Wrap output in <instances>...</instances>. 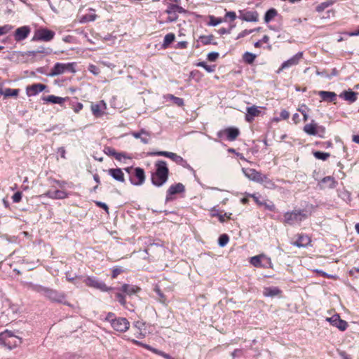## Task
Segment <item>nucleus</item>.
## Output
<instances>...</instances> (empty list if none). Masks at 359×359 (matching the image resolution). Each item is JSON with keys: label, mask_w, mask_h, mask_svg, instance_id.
Here are the masks:
<instances>
[{"label": "nucleus", "mask_w": 359, "mask_h": 359, "mask_svg": "<svg viewBox=\"0 0 359 359\" xmlns=\"http://www.w3.org/2000/svg\"><path fill=\"white\" fill-rule=\"evenodd\" d=\"M240 135V130L235 127H229L219 130L217 135L220 139H226L228 141L233 142L237 139Z\"/></svg>", "instance_id": "6e6552de"}, {"label": "nucleus", "mask_w": 359, "mask_h": 359, "mask_svg": "<svg viewBox=\"0 0 359 359\" xmlns=\"http://www.w3.org/2000/svg\"><path fill=\"white\" fill-rule=\"evenodd\" d=\"M22 194L21 191H17L15 192L13 196L12 200L14 203H19L22 199Z\"/></svg>", "instance_id": "0e129e2a"}, {"label": "nucleus", "mask_w": 359, "mask_h": 359, "mask_svg": "<svg viewBox=\"0 0 359 359\" xmlns=\"http://www.w3.org/2000/svg\"><path fill=\"white\" fill-rule=\"evenodd\" d=\"M83 283L88 287L98 289L102 292H108L111 287H108L104 283L100 281L97 278L88 276L83 280Z\"/></svg>", "instance_id": "1a4fd4ad"}, {"label": "nucleus", "mask_w": 359, "mask_h": 359, "mask_svg": "<svg viewBox=\"0 0 359 359\" xmlns=\"http://www.w3.org/2000/svg\"><path fill=\"white\" fill-rule=\"evenodd\" d=\"M208 18H209V22H208V25H209V26H216L223 22H224V19H222L221 18L215 17L214 15H210Z\"/></svg>", "instance_id": "09e8293b"}, {"label": "nucleus", "mask_w": 359, "mask_h": 359, "mask_svg": "<svg viewBox=\"0 0 359 359\" xmlns=\"http://www.w3.org/2000/svg\"><path fill=\"white\" fill-rule=\"evenodd\" d=\"M133 344L137 345V346H142L144 348H146L147 350H149L150 351H151L152 353L156 354V355H158L160 356H162L163 358H165V359H175L174 358L171 357L169 354L162 351H159L155 348H153L151 347V346L148 345V344H143L142 342H140L139 341H137V340H133Z\"/></svg>", "instance_id": "412c9836"}, {"label": "nucleus", "mask_w": 359, "mask_h": 359, "mask_svg": "<svg viewBox=\"0 0 359 359\" xmlns=\"http://www.w3.org/2000/svg\"><path fill=\"white\" fill-rule=\"evenodd\" d=\"M69 99V97H62L55 96L53 95L45 96L42 97V100L46 103H52V104H57L61 106L64 104V103Z\"/></svg>", "instance_id": "cd10ccee"}, {"label": "nucleus", "mask_w": 359, "mask_h": 359, "mask_svg": "<svg viewBox=\"0 0 359 359\" xmlns=\"http://www.w3.org/2000/svg\"><path fill=\"white\" fill-rule=\"evenodd\" d=\"M214 38H215V36L212 34L201 35L199 36L198 40L204 46L209 45V44L216 45L217 43L214 42Z\"/></svg>", "instance_id": "f704fd0d"}, {"label": "nucleus", "mask_w": 359, "mask_h": 359, "mask_svg": "<svg viewBox=\"0 0 359 359\" xmlns=\"http://www.w3.org/2000/svg\"><path fill=\"white\" fill-rule=\"evenodd\" d=\"M93 9H90V12L83 15L81 19V22H92L96 20L97 15L94 13Z\"/></svg>", "instance_id": "58836bf2"}, {"label": "nucleus", "mask_w": 359, "mask_h": 359, "mask_svg": "<svg viewBox=\"0 0 359 359\" xmlns=\"http://www.w3.org/2000/svg\"><path fill=\"white\" fill-rule=\"evenodd\" d=\"M154 156H165L167 158H170L172 161L175 162L178 165H181L184 166L185 164H187V161L180 156L177 155L175 153L170 152V151H156L151 154Z\"/></svg>", "instance_id": "9b49d317"}, {"label": "nucleus", "mask_w": 359, "mask_h": 359, "mask_svg": "<svg viewBox=\"0 0 359 359\" xmlns=\"http://www.w3.org/2000/svg\"><path fill=\"white\" fill-rule=\"evenodd\" d=\"M278 15V11L276 8H271L269 9L264 17V20L265 23H269L272 20H273Z\"/></svg>", "instance_id": "72a5a7b5"}, {"label": "nucleus", "mask_w": 359, "mask_h": 359, "mask_svg": "<svg viewBox=\"0 0 359 359\" xmlns=\"http://www.w3.org/2000/svg\"><path fill=\"white\" fill-rule=\"evenodd\" d=\"M303 57V53L299 52L289 60L285 61L277 71V73H280L285 69L290 68L292 66H295L299 64L301 59Z\"/></svg>", "instance_id": "ddd939ff"}, {"label": "nucleus", "mask_w": 359, "mask_h": 359, "mask_svg": "<svg viewBox=\"0 0 359 359\" xmlns=\"http://www.w3.org/2000/svg\"><path fill=\"white\" fill-rule=\"evenodd\" d=\"M219 57V53L217 52H211L208 55V60L211 62L215 61Z\"/></svg>", "instance_id": "69168bd1"}, {"label": "nucleus", "mask_w": 359, "mask_h": 359, "mask_svg": "<svg viewBox=\"0 0 359 359\" xmlns=\"http://www.w3.org/2000/svg\"><path fill=\"white\" fill-rule=\"evenodd\" d=\"M19 89L6 88L4 90H0V94L4 95L5 97H17L19 95Z\"/></svg>", "instance_id": "c9c22d12"}, {"label": "nucleus", "mask_w": 359, "mask_h": 359, "mask_svg": "<svg viewBox=\"0 0 359 359\" xmlns=\"http://www.w3.org/2000/svg\"><path fill=\"white\" fill-rule=\"evenodd\" d=\"M140 290L138 286L129 284H123L121 287V291L129 296L139 292Z\"/></svg>", "instance_id": "2f4dec72"}, {"label": "nucleus", "mask_w": 359, "mask_h": 359, "mask_svg": "<svg viewBox=\"0 0 359 359\" xmlns=\"http://www.w3.org/2000/svg\"><path fill=\"white\" fill-rule=\"evenodd\" d=\"M0 341L9 349H12L20 345L22 343V339L13 334L12 332L5 330L0 333Z\"/></svg>", "instance_id": "7ed1b4c3"}, {"label": "nucleus", "mask_w": 359, "mask_h": 359, "mask_svg": "<svg viewBox=\"0 0 359 359\" xmlns=\"http://www.w3.org/2000/svg\"><path fill=\"white\" fill-rule=\"evenodd\" d=\"M76 63L75 62H68V63H61L57 62L54 65V66L50 69L49 73V76H55L57 75L62 74L66 72L75 73Z\"/></svg>", "instance_id": "20e7f679"}, {"label": "nucleus", "mask_w": 359, "mask_h": 359, "mask_svg": "<svg viewBox=\"0 0 359 359\" xmlns=\"http://www.w3.org/2000/svg\"><path fill=\"white\" fill-rule=\"evenodd\" d=\"M88 70L94 75H98L100 73V69L95 65H90Z\"/></svg>", "instance_id": "680f3d73"}, {"label": "nucleus", "mask_w": 359, "mask_h": 359, "mask_svg": "<svg viewBox=\"0 0 359 359\" xmlns=\"http://www.w3.org/2000/svg\"><path fill=\"white\" fill-rule=\"evenodd\" d=\"M131 135L136 139H140L143 144H148L151 139V133L144 129H141L139 132H131Z\"/></svg>", "instance_id": "bb28decb"}, {"label": "nucleus", "mask_w": 359, "mask_h": 359, "mask_svg": "<svg viewBox=\"0 0 359 359\" xmlns=\"http://www.w3.org/2000/svg\"><path fill=\"white\" fill-rule=\"evenodd\" d=\"M318 95L321 99V101L327 102H332L337 104V95L334 92L320 90Z\"/></svg>", "instance_id": "5701e85b"}, {"label": "nucleus", "mask_w": 359, "mask_h": 359, "mask_svg": "<svg viewBox=\"0 0 359 359\" xmlns=\"http://www.w3.org/2000/svg\"><path fill=\"white\" fill-rule=\"evenodd\" d=\"M259 107L253 105L252 107H247L245 114V121L248 123H252L255 117L260 115L261 111L259 109Z\"/></svg>", "instance_id": "b1692460"}, {"label": "nucleus", "mask_w": 359, "mask_h": 359, "mask_svg": "<svg viewBox=\"0 0 359 359\" xmlns=\"http://www.w3.org/2000/svg\"><path fill=\"white\" fill-rule=\"evenodd\" d=\"M107 108L106 103L101 100L97 103H92L90 109L93 116L96 118H100L104 114V110Z\"/></svg>", "instance_id": "4be33fe9"}, {"label": "nucleus", "mask_w": 359, "mask_h": 359, "mask_svg": "<svg viewBox=\"0 0 359 359\" xmlns=\"http://www.w3.org/2000/svg\"><path fill=\"white\" fill-rule=\"evenodd\" d=\"M185 191V187L182 183H176L172 184L167 190L166 201H169L172 199V196L183 193Z\"/></svg>", "instance_id": "a211bd4d"}, {"label": "nucleus", "mask_w": 359, "mask_h": 359, "mask_svg": "<svg viewBox=\"0 0 359 359\" xmlns=\"http://www.w3.org/2000/svg\"><path fill=\"white\" fill-rule=\"evenodd\" d=\"M311 243V237L304 233H298L294 235L290 239V244L293 246L307 248Z\"/></svg>", "instance_id": "423d86ee"}, {"label": "nucleus", "mask_w": 359, "mask_h": 359, "mask_svg": "<svg viewBox=\"0 0 359 359\" xmlns=\"http://www.w3.org/2000/svg\"><path fill=\"white\" fill-rule=\"evenodd\" d=\"M46 88V86L42 83H34L26 88V93L28 97L34 96L42 92Z\"/></svg>", "instance_id": "a878e982"}, {"label": "nucleus", "mask_w": 359, "mask_h": 359, "mask_svg": "<svg viewBox=\"0 0 359 359\" xmlns=\"http://www.w3.org/2000/svg\"><path fill=\"white\" fill-rule=\"evenodd\" d=\"M28 287L29 289L32 290L33 291L36 292L43 293L44 295H45L46 292L47 288H48V287H43L42 285H34V284L31 283L28 284Z\"/></svg>", "instance_id": "a18cd8bd"}, {"label": "nucleus", "mask_w": 359, "mask_h": 359, "mask_svg": "<svg viewBox=\"0 0 359 359\" xmlns=\"http://www.w3.org/2000/svg\"><path fill=\"white\" fill-rule=\"evenodd\" d=\"M259 183L263 184L265 188L269 189H275L276 188V184L265 175H264L262 182H259Z\"/></svg>", "instance_id": "4c0bfd02"}, {"label": "nucleus", "mask_w": 359, "mask_h": 359, "mask_svg": "<svg viewBox=\"0 0 359 359\" xmlns=\"http://www.w3.org/2000/svg\"><path fill=\"white\" fill-rule=\"evenodd\" d=\"M156 170L151 175L152 184L161 187L168 179L169 169L165 161H158L155 163Z\"/></svg>", "instance_id": "f257e3e1"}, {"label": "nucleus", "mask_w": 359, "mask_h": 359, "mask_svg": "<svg viewBox=\"0 0 359 359\" xmlns=\"http://www.w3.org/2000/svg\"><path fill=\"white\" fill-rule=\"evenodd\" d=\"M357 93L349 89L348 90H344L339 96L349 103H353L357 100Z\"/></svg>", "instance_id": "c756f323"}, {"label": "nucleus", "mask_w": 359, "mask_h": 359, "mask_svg": "<svg viewBox=\"0 0 359 359\" xmlns=\"http://www.w3.org/2000/svg\"><path fill=\"white\" fill-rule=\"evenodd\" d=\"M31 32V29L29 26H22L15 29L13 33L14 40L17 42L25 40Z\"/></svg>", "instance_id": "dca6fc26"}, {"label": "nucleus", "mask_w": 359, "mask_h": 359, "mask_svg": "<svg viewBox=\"0 0 359 359\" xmlns=\"http://www.w3.org/2000/svg\"><path fill=\"white\" fill-rule=\"evenodd\" d=\"M326 320L341 331L346 330L348 327L347 322L341 319L339 316L337 314L333 315L332 317L327 318Z\"/></svg>", "instance_id": "f3484780"}, {"label": "nucleus", "mask_w": 359, "mask_h": 359, "mask_svg": "<svg viewBox=\"0 0 359 359\" xmlns=\"http://www.w3.org/2000/svg\"><path fill=\"white\" fill-rule=\"evenodd\" d=\"M104 152L107 155L110 156H113L114 158H115V156L116 154V149L114 148L111 147H104Z\"/></svg>", "instance_id": "4d7b16f0"}, {"label": "nucleus", "mask_w": 359, "mask_h": 359, "mask_svg": "<svg viewBox=\"0 0 359 359\" xmlns=\"http://www.w3.org/2000/svg\"><path fill=\"white\" fill-rule=\"evenodd\" d=\"M256 57L257 56L255 54H253L250 52H245L243 55V60L248 65L252 64L255 62Z\"/></svg>", "instance_id": "37998d69"}, {"label": "nucleus", "mask_w": 359, "mask_h": 359, "mask_svg": "<svg viewBox=\"0 0 359 359\" xmlns=\"http://www.w3.org/2000/svg\"><path fill=\"white\" fill-rule=\"evenodd\" d=\"M165 13L168 15L165 21L172 22L177 20L179 13H185L187 11L177 4H168Z\"/></svg>", "instance_id": "39448f33"}, {"label": "nucleus", "mask_w": 359, "mask_h": 359, "mask_svg": "<svg viewBox=\"0 0 359 359\" xmlns=\"http://www.w3.org/2000/svg\"><path fill=\"white\" fill-rule=\"evenodd\" d=\"M240 19L246 22H257L259 21V13L256 11H239Z\"/></svg>", "instance_id": "2eb2a0df"}, {"label": "nucleus", "mask_w": 359, "mask_h": 359, "mask_svg": "<svg viewBox=\"0 0 359 359\" xmlns=\"http://www.w3.org/2000/svg\"><path fill=\"white\" fill-rule=\"evenodd\" d=\"M248 196L251 197L254 200V201L256 203V204H257L259 206L264 205L266 208H268L269 210H271V208L269 207V205H266V203H264V202L260 201L259 196H257L255 194H248Z\"/></svg>", "instance_id": "3c124183"}, {"label": "nucleus", "mask_w": 359, "mask_h": 359, "mask_svg": "<svg viewBox=\"0 0 359 359\" xmlns=\"http://www.w3.org/2000/svg\"><path fill=\"white\" fill-rule=\"evenodd\" d=\"M335 3L334 0H327L326 1L320 3L316 7V11L318 13L323 12L325 8L332 6Z\"/></svg>", "instance_id": "ea45409f"}, {"label": "nucleus", "mask_w": 359, "mask_h": 359, "mask_svg": "<svg viewBox=\"0 0 359 359\" xmlns=\"http://www.w3.org/2000/svg\"><path fill=\"white\" fill-rule=\"evenodd\" d=\"M131 184L135 186L142 185L145 181V173L142 168H135L134 173L130 177Z\"/></svg>", "instance_id": "f8f14e48"}, {"label": "nucleus", "mask_w": 359, "mask_h": 359, "mask_svg": "<svg viewBox=\"0 0 359 359\" xmlns=\"http://www.w3.org/2000/svg\"><path fill=\"white\" fill-rule=\"evenodd\" d=\"M165 98L167 100H171L172 102L178 107H182L184 105V100L182 98L175 97L172 94H168L165 96Z\"/></svg>", "instance_id": "a19ab883"}, {"label": "nucleus", "mask_w": 359, "mask_h": 359, "mask_svg": "<svg viewBox=\"0 0 359 359\" xmlns=\"http://www.w3.org/2000/svg\"><path fill=\"white\" fill-rule=\"evenodd\" d=\"M39 53L45 54V55L50 54V49L48 48L41 47V48H38L36 50L27 51V53H25V55L28 57H34L36 56L37 54H39Z\"/></svg>", "instance_id": "473e14b6"}, {"label": "nucleus", "mask_w": 359, "mask_h": 359, "mask_svg": "<svg viewBox=\"0 0 359 359\" xmlns=\"http://www.w3.org/2000/svg\"><path fill=\"white\" fill-rule=\"evenodd\" d=\"M243 172L245 177L249 180L259 183L262 182V178L264 176L260 172L253 168H243Z\"/></svg>", "instance_id": "aec40b11"}, {"label": "nucleus", "mask_w": 359, "mask_h": 359, "mask_svg": "<svg viewBox=\"0 0 359 359\" xmlns=\"http://www.w3.org/2000/svg\"><path fill=\"white\" fill-rule=\"evenodd\" d=\"M55 34L53 31L47 28H39L34 32L32 37L34 41H50L55 36Z\"/></svg>", "instance_id": "0eeeda50"}, {"label": "nucleus", "mask_w": 359, "mask_h": 359, "mask_svg": "<svg viewBox=\"0 0 359 359\" xmlns=\"http://www.w3.org/2000/svg\"><path fill=\"white\" fill-rule=\"evenodd\" d=\"M263 257H264L263 255L254 256V257H251L250 262L252 265H253L255 267H262V265L261 260H262V258H263Z\"/></svg>", "instance_id": "de8ad7c7"}, {"label": "nucleus", "mask_w": 359, "mask_h": 359, "mask_svg": "<svg viewBox=\"0 0 359 359\" xmlns=\"http://www.w3.org/2000/svg\"><path fill=\"white\" fill-rule=\"evenodd\" d=\"M112 328L120 332L127 331L130 327V323L126 318L118 317L112 323Z\"/></svg>", "instance_id": "4468645a"}, {"label": "nucleus", "mask_w": 359, "mask_h": 359, "mask_svg": "<svg viewBox=\"0 0 359 359\" xmlns=\"http://www.w3.org/2000/svg\"><path fill=\"white\" fill-rule=\"evenodd\" d=\"M83 105L81 102H76L72 104V108L75 113H79L81 110L83 109Z\"/></svg>", "instance_id": "052dcab7"}, {"label": "nucleus", "mask_w": 359, "mask_h": 359, "mask_svg": "<svg viewBox=\"0 0 359 359\" xmlns=\"http://www.w3.org/2000/svg\"><path fill=\"white\" fill-rule=\"evenodd\" d=\"M45 297L52 302H62V301L65 299V295L64 293L59 292L55 290L48 287L45 294Z\"/></svg>", "instance_id": "6ab92c4d"}, {"label": "nucleus", "mask_w": 359, "mask_h": 359, "mask_svg": "<svg viewBox=\"0 0 359 359\" xmlns=\"http://www.w3.org/2000/svg\"><path fill=\"white\" fill-rule=\"evenodd\" d=\"M197 66L204 68L208 72H213L215 71V65H208L205 62H201L197 64Z\"/></svg>", "instance_id": "603ef678"}, {"label": "nucleus", "mask_w": 359, "mask_h": 359, "mask_svg": "<svg viewBox=\"0 0 359 359\" xmlns=\"http://www.w3.org/2000/svg\"><path fill=\"white\" fill-rule=\"evenodd\" d=\"M94 203L97 207L101 208L103 210H104V211L107 212V214H109V208L106 203H102L101 201H95Z\"/></svg>", "instance_id": "e2e57ef3"}, {"label": "nucleus", "mask_w": 359, "mask_h": 359, "mask_svg": "<svg viewBox=\"0 0 359 359\" xmlns=\"http://www.w3.org/2000/svg\"><path fill=\"white\" fill-rule=\"evenodd\" d=\"M115 158L117 160V161H121L123 158H131V157L128 154H126V152H117L116 151V154L115 156Z\"/></svg>", "instance_id": "13d9d810"}, {"label": "nucleus", "mask_w": 359, "mask_h": 359, "mask_svg": "<svg viewBox=\"0 0 359 359\" xmlns=\"http://www.w3.org/2000/svg\"><path fill=\"white\" fill-rule=\"evenodd\" d=\"M13 28V25L8 24L0 26V36L9 33Z\"/></svg>", "instance_id": "864d4df0"}, {"label": "nucleus", "mask_w": 359, "mask_h": 359, "mask_svg": "<svg viewBox=\"0 0 359 359\" xmlns=\"http://www.w3.org/2000/svg\"><path fill=\"white\" fill-rule=\"evenodd\" d=\"M154 290L158 295V301L163 304H166V302H167L166 296L162 292L160 287L158 285H156Z\"/></svg>", "instance_id": "c03bdc74"}, {"label": "nucleus", "mask_w": 359, "mask_h": 359, "mask_svg": "<svg viewBox=\"0 0 359 359\" xmlns=\"http://www.w3.org/2000/svg\"><path fill=\"white\" fill-rule=\"evenodd\" d=\"M303 130L305 133L309 135L316 136L318 135L319 132L325 133V128L321 126H318V123L312 120L311 123H306L304 128Z\"/></svg>", "instance_id": "9d476101"}, {"label": "nucleus", "mask_w": 359, "mask_h": 359, "mask_svg": "<svg viewBox=\"0 0 359 359\" xmlns=\"http://www.w3.org/2000/svg\"><path fill=\"white\" fill-rule=\"evenodd\" d=\"M229 19L231 21H234L236 19V14L234 11H227L225 14L224 21L226 22Z\"/></svg>", "instance_id": "6e6d98bb"}, {"label": "nucleus", "mask_w": 359, "mask_h": 359, "mask_svg": "<svg viewBox=\"0 0 359 359\" xmlns=\"http://www.w3.org/2000/svg\"><path fill=\"white\" fill-rule=\"evenodd\" d=\"M116 318H117L116 317V316H115V314H114V313H112V312H109V313L107 314L106 317H105V320H106V321H107V322H109V323L111 324V325H112V323H113L114 321H115Z\"/></svg>", "instance_id": "bf43d9fd"}, {"label": "nucleus", "mask_w": 359, "mask_h": 359, "mask_svg": "<svg viewBox=\"0 0 359 359\" xmlns=\"http://www.w3.org/2000/svg\"><path fill=\"white\" fill-rule=\"evenodd\" d=\"M337 185V182L331 176L325 177L320 182V186L322 189H334Z\"/></svg>", "instance_id": "c85d7f7f"}, {"label": "nucleus", "mask_w": 359, "mask_h": 359, "mask_svg": "<svg viewBox=\"0 0 359 359\" xmlns=\"http://www.w3.org/2000/svg\"><path fill=\"white\" fill-rule=\"evenodd\" d=\"M175 36L173 33L167 34L163 40V47L167 48L171 43L175 41Z\"/></svg>", "instance_id": "49530a36"}, {"label": "nucleus", "mask_w": 359, "mask_h": 359, "mask_svg": "<svg viewBox=\"0 0 359 359\" xmlns=\"http://www.w3.org/2000/svg\"><path fill=\"white\" fill-rule=\"evenodd\" d=\"M229 241V237L227 234H222L219 236L218 243L221 247L225 246Z\"/></svg>", "instance_id": "5fc2aeb1"}, {"label": "nucleus", "mask_w": 359, "mask_h": 359, "mask_svg": "<svg viewBox=\"0 0 359 359\" xmlns=\"http://www.w3.org/2000/svg\"><path fill=\"white\" fill-rule=\"evenodd\" d=\"M107 172L116 181L121 183H125V175L121 168H109Z\"/></svg>", "instance_id": "393cba45"}, {"label": "nucleus", "mask_w": 359, "mask_h": 359, "mask_svg": "<svg viewBox=\"0 0 359 359\" xmlns=\"http://www.w3.org/2000/svg\"><path fill=\"white\" fill-rule=\"evenodd\" d=\"M290 117V113L286 109L281 110L280 113V118L283 120H287Z\"/></svg>", "instance_id": "338daca9"}, {"label": "nucleus", "mask_w": 359, "mask_h": 359, "mask_svg": "<svg viewBox=\"0 0 359 359\" xmlns=\"http://www.w3.org/2000/svg\"><path fill=\"white\" fill-rule=\"evenodd\" d=\"M313 154L316 158L322 161H326L330 156V153L323 152L320 151H314Z\"/></svg>", "instance_id": "8fccbe9b"}, {"label": "nucleus", "mask_w": 359, "mask_h": 359, "mask_svg": "<svg viewBox=\"0 0 359 359\" xmlns=\"http://www.w3.org/2000/svg\"><path fill=\"white\" fill-rule=\"evenodd\" d=\"M115 297L121 306H123L126 309L130 310L126 302L125 294L121 292H116Z\"/></svg>", "instance_id": "79ce46f5"}, {"label": "nucleus", "mask_w": 359, "mask_h": 359, "mask_svg": "<svg viewBox=\"0 0 359 359\" xmlns=\"http://www.w3.org/2000/svg\"><path fill=\"white\" fill-rule=\"evenodd\" d=\"M122 272H123V270L121 268H114L112 270L111 278L113 279L116 278Z\"/></svg>", "instance_id": "774afa93"}, {"label": "nucleus", "mask_w": 359, "mask_h": 359, "mask_svg": "<svg viewBox=\"0 0 359 359\" xmlns=\"http://www.w3.org/2000/svg\"><path fill=\"white\" fill-rule=\"evenodd\" d=\"M308 217L306 212L304 210H293L287 212L283 215V223L290 226L300 224L301 222Z\"/></svg>", "instance_id": "f03ea898"}, {"label": "nucleus", "mask_w": 359, "mask_h": 359, "mask_svg": "<svg viewBox=\"0 0 359 359\" xmlns=\"http://www.w3.org/2000/svg\"><path fill=\"white\" fill-rule=\"evenodd\" d=\"M281 293V290L276 287H266L264 290V295L266 297H274L280 294Z\"/></svg>", "instance_id": "e433bc0d"}, {"label": "nucleus", "mask_w": 359, "mask_h": 359, "mask_svg": "<svg viewBox=\"0 0 359 359\" xmlns=\"http://www.w3.org/2000/svg\"><path fill=\"white\" fill-rule=\"evenodd\" d=\"M45 195L51 199H64L68 196L67 193L62 190L48 191Z\"/></svg>", "instance_id": "7c9ffc66"}]
</instances>
